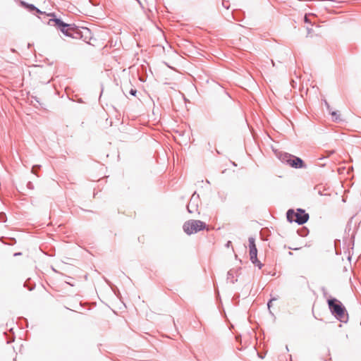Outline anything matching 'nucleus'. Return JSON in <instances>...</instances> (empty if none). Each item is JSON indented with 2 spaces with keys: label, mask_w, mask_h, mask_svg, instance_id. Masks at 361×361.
Returning <instances> with one entry per match:
<instances>
[{
  "label": "nucleus",
  "mask_w": 361,
  "mask_h": 361,
  "mask_svg": "<svg viewBox=\"0 0 361 361\" xmlns=\"http://www.w3.org/2000/svg\"><path fill=\"white\" fill-rule=\"evenodd\" d=\"M183 228L188 235H192L206 229L207 225L200 220L190 219L184 223Z\"/></svg>",
  "instance_id": "obj_1"
},
{
  "label": "nucleus",
  "mask_w": 361,
  "mask_h": 361,
  "mask_svg": "<svg viewBox=\"0 0 361 361\" xmlns=\"http://www.w3.org/2000/svg\"><path fill=\"white\" fill-rule=\"evenodd\" d=\"M287 219L290 222H295L298 224H303L307 221L309 219V214L300 209H298L296 211L290 209L287 212Z\"/></svg>",
  "instance_id": "obj_2"
},
{
  "label": "nucleus",
  "mask_w": 361,
  "mask_h": 361,
  "mask_svg": "<svg viewBox=\"0 0 361 361\" xmlns=\"http://www.w3.org/2000/svg\"><path fill=\"white\" fill-rule=\"evenodd\" d=\"M283 161L286 163L291 167L302 168L304 166L303 161L300 158L294 156L286 154L283 157Z\"/></svg>",
  "instance_id": "obj_3"
},
{
  "label": "nucleus",
  "mask_w": 361,
  "mask_h": 361,
  "mask_svg": "<svg viewBox=\"0 0 361 361\" xmlns=\"http://www.w3.org/2000/svg\"><path fill=\"white\" fill-rule=\"evenodd\" d=\"M250 256L251 261L255 264L257 261V250L255 245V240L252 238L249 239Z\"/></svg>",
  "instance_id": "obj_4"
},
{
  "label": "nucleus",
  "mask_w": 361,
  "mask_h": 361,
  "mask_svg": "<svg viewBox=\"0 0 361 361\" xmlns=\"http://www.w3.org/2000/svg\"><path fill=\"white\" fill-rule=\"evenodd\" d=\"M336 300H329L328 303L332 312L336 315L339 312H342L343 306L340 303H336Z\"/></svg>",
  "instance_id": "obj_5"
},
{
  "label": "nucleus",
  "mask_w": 361,
  "mask_h": 361,
  "mask_svg": "<svg viewBox=\"0 0 361 361\" xmlns=\"http://www.w3.org/2000/svg\"><path fill=\"white\" fill-rule=\"evenodd\" d=\"M51 21L54 22L55 25L60 27L61 31L63 34H65L68 36L70 35V34L68 33V30L66 28L68 26V24L63 23V21H61L60 19H58V18L53 19V20H51Z\"/></svg>",
  "instance_id": "obj_6"
},
{
  "label": "nucleus",
  "mask_w": 361,
  "mask_h": 361,
  "mask_svg": "<svg viewBox=\"0 0 361 361\" xmlns=\"http://www.w3.org/2000/svg\"><path fill=\"white\" fill-rule=\"evenodd\" d=\"M336 317L339 319L341 322H346L348 318V314L346 313L345 307H343L342 312H339L336 314Z\"/></svg>",
  "instance_id": "obj_7"
},
{
  "label": "nucleus",
  "mask_w": 361,
  "mask_h": 361,
  "mask_svg": "<svg viewBox=\"0 0 361 361\" xmlns=\"http://www.w3.org/2000/svg\"><path fill=\"white\" fill-rule=\"evenodd\" d=\"M315 18V16L314 14H306L305 16L304 20L305 23H308L310 24H314L315 22L314 19Z\"/></svg>",
  "instance_id": "obj_8"
},
{
  "label": "nucleus",
  "mask_w": 361,
  "mask_h": 361,
  "mask_svg": "<svg viewBox=\"0 0 361 361\" xmlns=\"http://www.w3.org/2000/svg\"><path fill=\"white\" fill-rule=\"evenodd\" d=\"M331 114L335 121L340 120V116L336 111H331Z\"/></svg>",
  "instance_id": "obj_9"
},
{
  "label": "nucleus",
  "mask_w": 361,
  "mask_h": 361,
  "mask_svg": "<svg viewBox=\"0 0 361 361\" xmlns=\"http://www.w3.org/2000/svg\"><path fill=\"white\" fill-rule=\"evenodd\" d=\"M276 298H272L271 300H269V302H268V308L269 309V310L271 311V308L273 305V302L274 301H276Z\"/></svg>",
  "instance_id": "obj_10"
},
{
  "label": "nucleus",
  "mask_w": 361,
  "mask_h": 361,
  "mask_svg": "<svg viewBox=\"0 0 361 361\" xmlns=\"http://www.w3.org/2000/svg\"><path fill=\"white\" fill-rule=\"evenodd\" d=\"M136 90L135 89H133L131 88L130 90H129V93L132 95V96H135L136 95Z\"/></svg>",
  "instance_id": "obj_11"
},
{
  "label": "nucleus",
  "mask_w": 361,
  "mask_h": 361,
  "mask_svg": "<svg viewBox=\"0 0 361 361\" xmlns=\"http://www.w3.org/2000/svg\"><path fill=\"white\" fill-rule=\"evenodd\" d=\"M27 7L30 9V10H36L38 13H39L40 11L37 9L33 5H28Z\"/></svg>",
  "instance_id": "obj_12"
},
{
  "label": "nucleus",
  "mask_w": 361,
  "mask_h": 361,
  "mask_svg": "<svg viewBox=\"0 0 361 361\" xmlns=\"http://www.w3.org/2000/svg\"><path fill=\"white\" fill-rule=\"evenodd\" d=\"M36 166L32 167V171L34 173L35 171H37V169H35Z\"/></svg>",
  "instance_id": "obj_13"
},
{
  "label": "nucleus",
  "mask_w": 361,
  "mask_h": 361,
  "mask_svg": "<svg viewBox=\"0 0 361 361\" xmlns=\"http://www.w3.org/2000/svg\"><path fill=\"white\" fill-rule=\"evenodd\" d=\"M36 166L32 167V171L34 173L35 171H37V169H35Z\"/></svg>",
  "instance_id": "obj_14"
},
{
  "label": "nucleus",
  "mask_w": 361,
  "mask_h": 361,
  "mask_svg": "<svg viewBox=\"0 0 361 361\" xmlns=\"http://www.w3.org/2000/svg\"><path fill=\"white\" fill-rule=\"evenodd\" d=\"M271 63H272V66H275V63L273 60H271Z\"/></svg>",
  "instance_id": "obj_15"
},
{
  "label": "nucleus",
  "mask_w": 361,
  "mask_h": 361,
  "mask_svg": "<svg viewBox=\"0 0 361 361\" xmlns=\"http://www.w3.org/2000/svg\"><path fill=\"white\" fill-rule=\"evenodd\" d=\"M307 30H308V33L310 34V29L307 27Z\"/></svg>",
  "instance_id": "obj_16"
}]
</instances>
